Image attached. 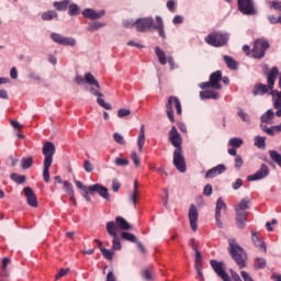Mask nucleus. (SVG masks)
<instances>
[{"instance_id": "nucleus-1", "label": "nucleus", "mask_w": 281, "mask_h": 281, "mask_svg": "<svg viewBox=\"0 0 281 281\" xmlns=\"http://www.w3.org/2000/svg\"><path fill=\"white\" fill-rule=\"evenodd\" d=\"M278 74H280L278 67H272L271 70L267 72V85L260 82L256 83L251 90L252 95L256 98L257 95H266L268 91H272L273 87H276Z\"/></svg>"}, {"instance_id": "nucleus-2", "label": "nucleus", "mask_w": 281, "mask_h": 281, "mask_svg": "<svg viewBox=\"0 0 281 281\" xmlns=\"http://www.w3.org/2000/svg\"><path fill=\"white\" fill-rule=\"evenodd\" d=\"M228 254L239 269L247 267V252L234 238H228Z\"/></svg>"}, {"instance_id": "nucleus-3", "label": "nucleus", "mask_w": 281, "mask_h": 281, "mask_svg": "<svg viewBox=\"0 0 281 281\" xmlns=\"http://www.w3.org/2000/svg\"><path fill=\"white\" fill-rule=\"evenodd\" d=\"M100 194L102 199H105V201H111V194L109 193V189L106 187L95 183L92 186H89L86 190H83L82 196L88 202L91 203V196L89 194Z\"/></svg>"}, {"instance_id": "nucleus-4", "label": "nucleus", "mask_w": 281, "mask_h": 281, "mask_svg": "<svg viewBox=\"0 0 281 281\" xmlns=\"http://www.w3.org/2000/svg\"><path fill=\"white\" fill-rule=\"evenodd\" d=\"M106 233L111 236L112 239V249L114 251H120L122 249V239L117 235V225L115 222H108L105 225Z\"/></svg>"}, {"instance_id": "nucleus-5", "label": "nucleus", "mask_w": 281, "mask_h": 281, "mask_svg": "<svg viewBox=\"0 0 281 281\" xmlns=\"http://www.w3.org/2000/svg\"><path fill=\"white\" fill-rule=\"evenodd\" d=\"M204 41L212 47H223L229 41V37H227V34L215 31L209 34Z\"/></svg>"}, {"instance_id": "nucleus-6", "label": "nucleus", "mask_w": 281, "mask_h": 281, "mask_svg": "<svg viewBox=\"0 0 281 281\" xmlns=\"http://www.w3.org/2000/svg\"><path fill=\"white\" fill-rule=\"evenodd\" d=\"M173 106L176 108L178 115H181L182 113L181 101L177 97H169L168 102L166 103V109H167V117L172 123H175V110H172Z\"/></svg>"}, {"instance_id": "nucleus-7", "label": "nucleus", "mask_w": 281, "mask_h": 281, "mask_svg": "<svg viewBox=\"0 0 281 281\" xmlns=\"http://www.w3.org/2000/svg\"><path fill=\"white\" fill-rule=\"evenodd\" d=\"M267 49H269V42L263 40H257L254 43V47L251 49L252 58L257 60H261L265 58V54H267Z\"/></svg>"}, {"instance_id": "nucleus-8", "label": "nucleus", "mask_w": 281, "mask_h": 281, "mask_svg": "<svg viewBox=\"0 0 281 281\" xmlns=\"http://www.w3.org/2000/svg\"><path fill=\"white\" fill-rule=\"evenodd\" d=\"M210 265H211L213 271L216 273V276H218V278H221V280L232 281V278H229V274L227 273V271H225V262L216 261V260L212 259L210 261Z\"/></svg>"}, {"instance_id": "nucleus-9", "label": "nucleus", "mask_w": 281, "mask_h": 281, "mask_svg": "<svg viewBox=\"0 0 281 281\" xmlns=\"http://www.w3.org/2000/svg\"><path fill=\"white\" fill-rule=\"evenodd\" d=\"M137 32H153L155 20L153 18H140L135 22Z\"/></svg>"}, {"instance_id": "nucleus-10", "label": "nucleus", "mask_w": 281, "mask_h": 281, "mask_svg": "<svg viewBox=\"0 0 281 281\" xmlns=\"http://www.w3.org/2000/svg\"><path fill=\"white\" fill-rule=\"evenodd\" d=\"M155 54H156L160 65H166L167 63H169L171 71H175V69H177V66L175 64V58L172 56L166 57V52H164L161 49V47L156 46L155 47Z\"/></svg>"}, {"instance_id": "nucleus-11", "label": "nucleus", "mask_w": 281, "mask_h": 281, "mask_svg": "<svg viewBox=\"0 0 281 281\" xmlns=\"http://www.w3.org/2000/svg\"><path fill=\"white\" fill-rule=\"evenodd\" d=\"M173 166L179 172H186V157H183V148L175 149L173 151Z\"/></svg>"}, {"instance_id": "nucleus-12", "label": "nucleus", "mask_w": 281, "mask_h": 281, "mask_svg": "<svg viewBox=\"0 0 281 281\" xmlns=\"http://www.w3.org/2000/svg\"><path fill=\"white\" fill-rule=\"evenodd\" d=\"M237 5L239 12L246 14V16H251L256 14V7H254V0H237Z\"/></svg>"}, {"instance_id": "nucleus-13", "label": "nucleus", "mask_w": 281, "mask_h": 281, "mask_svg": "<svg viewBox=\"0 0 281 281\" xmlns=\"http://www.w3.org/2000/svg\"><path fill=\"white\" fill-rule=\"evenodd\" d=\"M42 153L44 155V164H53L54 155H56V146L52 142H46L42 148Z\"/></svg>"}, {"instance_id": "nucleus-14", "label": "nucleus", "mask_w": 281, "mask_h": 281, "mask_svg": "<svg viewBox=\"0 0 281 281\" xmlns=\"http://www.w3.org/2000/svg\"><path fill=\"white\" fill-rule=\"evenodd\" d=\"M50 38H52L53 43H57V45L76 47V38H74V37H67V36L60 35L58 33H52Z\"/></svg>"}, {"instance_id": "nucleus-15", "label": "nucleus", "mask_w": 281, "mask_h": 281, "mask_svg": "<svg viewBox=\"0 0 281 281\" xmlns=\"http://www.w3.org/2000/svg\"><path fill=\"white\" fill-rule=\"evenodd\" d=\"M189 221L192 232H196L198 223H199V210H196V205L191 204L189 209Z\"/></svg>"}, {"instance_id": "nucleus-16", "label": "nucleus", "mask_w": 281, "mask_h": 281, "mask_svg": "<svg viewBox=\"0 0 281 281\" xmlns=\"http://www.w3.org/2000/svg\"><path fill=\"white\" fill-rule=\"evenodd\" d=\"M266 177H269V167L262 164L260 169L256 173L248 176L247 179L248 181H260V179H265Z\"/></svg>"}, {"instance_id": "nucleus-17", "label": "nucleus", "mask_w": 281, "mask_h": 281, "mask_svg": "<svg viewBox=\"0 0 281 281\" xmlns=\"http://www.w3.org/2000/svg\"><path fill=\"white\" fill-rule=\"evenodd\" d=\"M169 142L175 146L176 150L181 148L183 140L181 139V134H179V131H177L176 126H172L169 132Z\"/></svg>"}, {"instance_id": "nucleus-18", "label": "nucleus", "mask_w": 281, "mask_h": 281, "mask_svg": "<svg viewBox=\"0 0 281 281\" xmlns=\"http://www.w3.org/2000/svg\"><path fill=\"white\" fill-rule=\"evenodd\" d=\"M104 14H106V11L104 10L95 11L93 9L87 8L82 11V16L85 19H89L90 21H98V19H102Z\"/></svg>"}, {"instance_id": "nucleus-19", "label": "nucleus", "mask_w": 281, "mask_h": 281, "mask_svg": "<svg viewBox=\"0 0 281 281\" xmlns=\"http://www.w3.org/2000/svg\"><path fill=\"white\" fill-rule=\"evenodd\" d=\"M23 192H24V195L26 196L27 204L31 207H38V200L36 198V193H34V190H32V188L30 187H25Z\"/></svg>"}, {"instance_id": "nucleus-20", "label": "nucleus", "mask_w": 281, "mask_h": 281, "mask_svg": "<svg viewBox=\"0 0 281 281\" xmlns=\"http://www.w3.org/2000/svg\"><path fill=\"white\" fill-rule=\"evenodd\" d=\"M221 80H223V71L217 70L211 74L210 81L212 85V89L221 90L223 86H221Z\"/></svg>"}, {"instance_id": "nucleus-21", "label": "nucleus", "mask_w": 281, "mask_h": 281, "mask_svg": "<svg viewBox=\"0 0 281 281\" xmlns=\"http://www.w3.org/2000/svg\"><path fill=\"white\" fill-rule=\"evenodd\" d=\"M90 93L98 98L97 103L100 104L103 109H105L106 111H111V109H113V106L110 103L104 102V99H102L104 98V94L95 90V88H90Z\"/></svg>"}, {"instance_id": "nucleus-22", "label": "nucleus", "mask_w": 281, "mask_h": 281, "mask_svg": "<svg viewBox=\"0 0 281 281\" xmlns=\"http://www.w3.org/2000/svg\"><path fill=\"white\" fill-rule=\"evenodd\" d=\"M225 170H227V167H225V165H217L206 171L205 179H214V177H217V175H223Z\"/></svg>"}, {"instance_id": "nucleus-23", "label": "nucleus", "mask_w": 281, "mask_h": 281, "mask_svg": "<svg viewBox=\"0 0 281 281\" xmlns=\"http://www.w3.org/2000/svg\"><path fill=\"white\" fill-rule=\"evenodd\" d=\"M261 131H263V133H267V135H270V137H276V135H278V133H281V123L279 125H273L271 127L261 124L260 125Z\"/></svg>"}, {"instance_id": "nucleus-24", "label": "nucleus", "mask_w": 281, "mask_h": 281, "mask_svg": "<svg viewBox=\"0 0 281 281\" xmlns=\"http://www.w3.org/2000/svg\"><path fill=\"white\" fill-rule=\"evenodd\" d=\"M115 225H116V233H117V231H120V229H123V231H128V229H132L133 228V226L131 225V224H128L127 222H126V220L124 218V217H122V216H117L116 218H115Z\"/></svg>"}, {"instance_id": "nucleus-25", "label": "nucleus", "mask_w": 281, "mask_h": 281, "mask_svg": "<svg viewBox=\"0 0 281 281\" xmlns=\"http://www.w3.org/2000/svg\"><path fill=\"white\" fill-rule=\"evenodd\" d=\"M251 240L256 247H259V249H263V251H267V245H265V241H262V239L258 235V232L251 231Z\"/></svg>"}, {"instance_id": "nucleus-26", "label": "nucleus", "mask_w": 281, "mask_h": 281, "mask_svg": "<svg viewBox=\"0 0 281 281\" xmlns=\"http://www.w3.org/2000/svg\"><path fill=\"white\" fill-rule=\"evenodd\" d=\"M236 214H249L247 210H249V200L243 199L235 207Z\"/></svg>"}, {"instance_id": "nucleus-27", "label": "nucleus", "mask_w": 281, "mask_h": 281, "mask_svg": "<svg viewBox=\"0 0 281 281\" xmlns=\"http://www.w3.org/2000/svg\"><path fill=\"white\" fill-rule=\"evenodd\" d=\"M153 30H157L159 36L161 38H166V31H164V20L161 19V16L156 15V24H154Z\"/></svg>"}, {"instance_id": "nucleus-28", "label": "nucleus", "mask_w": 281, "mask_h": 281, "mask_svg": "<svg viewBox=\"0 0 281 281\" xmlns=\"http://www.w3.org/2000/svg\"><path fill=\"white\" fill-rule=\"evenodd\" d=\"M201 100H218V92L214 90H205L200 92Z\"/></svg>"}, {"instance_id": "nucleus-29", "label": "nucleus", "mask_w": 281, "mask_h": 281, "mask_svg": "<svg viewBox=\"0 0 281 281\" xmlns=\"http://www.w3.org/2000/svg\"><path fill=\"white\" fill-rule=\"evenodd\" d=\"M249 214H238L236 213V227H238V229H245V227H247V216Z\"/></svg>"}, {"instance_id": "nucleus-30", "label": "nucleus", "mask_w": 281, "mask_h": 281, "mask_svg": "<svg viewBox=\"0 0 281 281\" xmlns=\"http://www.w3.org/2000/svg\"><path fill=\"white\" fill-rule=\"evenodd\" d=\"M145 144H146V132H145L144 125H142L139 135L137 137V146H138L139 153H143Z\"/></svg>"}, {"instance_id": "nucleus-31", "label": "nucleus", "mask_w": 281, "mask_h": 281, "mask_svg": "<svg viewBox=\"0 0 281 281\" xmlns=\"http://www.w3.org/2000/svg\"><path fill=\"white\" fill-rule=\"evenodd\" d=\"M69 0L55 1L53 3V7L55 8V10H57V12H65V10L69 8Z\"/></svg>"}, {"instance_id": "nucleus-32", "label": "nucleus", "mask_w": 281, "mask_h": 281, "mask_svg": "<svg viewBox=\"0 0 281 281\" xmlns=\"http://www.w3.org/2000/svg\"><path fill=\"white\" fill-rule=\"evenodd\" d=\"M273 117H276L273 110H268L263 115H261L260 121L262 124H272Z\"/></svg>"}, {"instance_id": "nucleus-33", "label": "nucleus", "mask_w": 281, "mask_h": 281, "mask_svg": "<svg viewBox=\"0 0 281 281\" xmlns=\"http://www.w3.org/2000/svg\"><path fill=\"white\" fill-rule=\"evenodd\" d=\"M223 60L228 67V69H232V70L238 69V61H236V59L229 57L228 55H224Z\"/></svg>"}, {"instance_id": "nucleus-34", "label": "nucleus", "mask_w": 281, "mask_h": 281, "mask_svg": "<svg viewBox=\"0 0 281 281\" xmlns=\"http://www.w3.org/2000/svg\"><path fill=\"white\" fill-rule=\"evenodd\" d=\"M221 212H227V204L223 201V198H218L215 206V215H221Z\"/></svg>"}, {"instance_id": "nucleus-35", "label": "nucleus", "mask_w": 281, "mask_h": 281, "mask_svg": "<svg viewBox=\"0 0 281 281\" xmlns=\"http://www.w3.org/2000/svg\"><path fill=\"white\" fill-rule=\"evenodd\" d=\"M54 19L58 20V12L55 10H48L42 13L43 21H54Z\"/></svg>"}, {"instance_id": "nucleus-36", "label": "nucleus", "mask_w": 281, "mask_h": 281, "mask_svg": "<svg viewBox=\"0 0 281 281\" xmlns=\"http://www.w3.org/2000/svg\"><path fill=\"white\" fill-rule=\"evenodd\" d=\"M85 80L91 87H95L97 89H100V82H98L95 80V77L91 72H86L85 74Z\"/></svg>"}, {"instance_id": "nucleus-37", "label": "nucleus", "mask_w": 281, "mask_h": 281, "mask_svg": "<svg viewBox=\"0 0 281 281\" xmlns=\"http://www.w3.org/2000/svg\"><path fill=\"white\" fill-rule=\"evenodd\" d=\"M271 95L273 98L274 109H281V92L278 90H271Z\"/></svg>"}, {"instance_id": "nucleus-38", "label": "nucleus", "mask_w": 281, "mask_h": 281, "mask_svg": "<svg viewBox=\"0 0 281 281\" xmlns=\"http://www.w3.org/2000/svg\"><path fill=\"white\" fill-rule=\"evenodd\" d=\"M33 165H34V158L32 157H26L21 159V168H23V170H29V168H32Z\"/></svg>"}, {"instance_id": "nucleus-39", "label": "nucleus", "mask_w": 281, "mask_h": 281, "mask_svg": "<svg viewBox=\"0 0 281 281\" xmlns=\"http://www.w3.org/2000/svg\"><path fill=\"white\" fill-rule=\"evenodd\" d=\"M68 14L69 16H78L80 14V7L76 3L68 4Z\"/></svg>"}, {"instance_id": "nucleus-40", "label": "nucleus", "mask_w": 281, "mask_h": 281, "mask_svg": "<svg viewBox=\"0 0 281 281\" xmlns=\"http://www.w3.org/2000/svg\"><path fill=\"white\" fill-rule=\"evenodd\" d=\"M104 25H106L105 23L102 22H90L88 24V32H97V30H100L102 27H104Z\"/></svg>"}, {"instance_id": "nucleus-41", "label": "nucleus", "mask_w": 281, "mask_h": 281, "mask_svg": "<svg viewBox=\"0 0 281 281\" xmlns=\"http://www.w3.org/2000/svg\"><path fill=\"white\" fill-rule=\"evenodd\" d=\"M10 179L15 183H18L19 186L25 183V180H26L25 176H21L16 172L11 173Z\"/></svg>"}, {"instance_id": "nucleus-42", "label": "nucleus", "mask_w": 281, "mask_h": 281, "mask_svg": "<svg viewBox=\"0 0 281 281\" xmlns=\"http://www.w3.org/2000/svg\"><path fill=\"white\" fill-rule=\"evenodd\" d=\"M243 144H244L243 138H238V137H234L228 140V146L236 148V149L240 148V146H243Z\"/></svg>"}, {"instance_id": "nucleus-43", "label": "nucleus", "mask_w": 281, "mask_h": 281, "mask_svg": "<svg viewBox=\"0 0 281 281\" xmlns=\"http://www.w3.org/2000/svg\"><path fill=\"white\" fill-rule=\"evenodd\" d=\"M121 238L127 240L128 243H137V237L128 232L121 233Z\"/></svg>"}, {"instance_id": "nucleus-44", "label": "nucleus", "mask_w": 281, "mask_h": 281, "mask_svg": "<svg viewBox=\"0 0 281 281\" xmlns=\"http://www.w3.org/2000/svg\"><path fill=\"white\" fill-rule=\"evenodd\" d=\"M49 168H52V162H44L43 178L45 183H49Z\"/></svg>"}, {"instance_id": "nucleus-45", "label": "nucleus", "mask_w": 281, "mask_h": 281, "mask_svg": "<svg viewBox=\"0 0 281 281\" xmlns=\"http://www.w3.org/2000/svg\"><path fill=\"white\" fill-rule=\"evenodd\" d=\"M101 254L105 258V260H113V256H115V250L102 248Z\"/></svg>"}, {"instance_id": "nucleus-46", "label": "nucleus", "mask_w": 281, "mask_h": 281, "mask_svg": "<svg viewBox=\"0 0 281 281\" xmlns=\"http://www.w3.org/2000/svg\"><path fill=\"white\" fill-rule=\"evenodd\" d=\"M269 155H270V158L272 159V161L278 164V166H281V155H280V153H278L276 150H270Z\"/></svg>"}, {"instance_id": "nucleus-47", "label": "nucleus", "mask_w": 281, "mask_h": 281, "mask_svg": "<svg viewBox=\"0 0 281 281\" xmlns=\"http://www.w3.org/2000/svg\"><path fill=\"white\" fill-rule=\"evenodd\" d=\"M131 159L135 168H139V166H142V159H139V156H137V151H132Z\"/></svg>"}, {"instance_id": "nucleus-48", "label": "nucleus", "mask_w": 281, "mask_h": 281, "mask_svg": "<svg viewBox=\"0 0 281 281\" xmlns=\"http://www.w3.org/2000/svg\"><path fill=\"white\" fill-rule=\"evenodd\" d=\"M266 142H267L266 137L257 136L255 138V146H257V148H265Z\"/></svg>"}, {"instance_id": "nucleus-49", "label": "nucleus", "mask_w": 281, "mask_h": 281, "mask_svg": "<svg viewBox=\"0 0 281 281\" xmlns=\"http://www.w3.org/2000/svg\"><path fill=\"white\" fill-rule=\"evenodd\" d=\"M267 260L265 258H257L255 261V269H265Z\"/></svg>"}, {"instance_id": "nucleus-50", "label": "nucleus", "mask_w": 281, "mask_h": 281, "mask_svg": "<svg viewBox=\"0 0 281 281\" xmlns=\"http://www.w3.org/2000/svg\"><path fill=\"white\" fill-rule=\"evenodd\" d=\"M194 258V267H203V256H201V251L196 250Z\"/></svg>"}, {"instance_id": "nucleus-51", "label": "nucleus", "mask_w": 281, "mask_h": 281, "mask_svg": "<svg viewBox=\"0 0 281 281\" xmlns=\"http://www.w3.org/2000/svg\"><path fill=\"white\" fill-rule=\"evenodd\" d=\"M113 139L114 142H116V144H120L121 146H124L126 144V140H124V136L119 133H114Z\"/></svg>"}, {"instance_id": "nucleus-52", "label": "nucleus", "mask_w": 281, "mask_h": 281, "mask_svg": "<svg viewBox=\"0 0 281 281\" xmlns=\"http://www.w3.org/2000/svg\"><path fill=\"white\" fill-rule=\"evenodd\" d=\"M130 201H132L134 205H137V180H135L134 182V192L133 195L130 198Z\"/></svg>"}, {"instance_id": "nucleus-53", "label": "nucleus", "mask_w": 281, "mask_h": 281, "mask_svg": "<svg viewBox=\"0 0 281 281\" xmlns=\"http://www.w3.org/2000/svg\"><path fill=\"white\" fill-rule=\"evenodd\" d=\"M237 115L238 117H240V120H243V122L249 123V114L244 112L243 109H239V111L237 112Z\"/></svg>"}, {"instance_id": "nucleus-54", "label": "nucleus", "mask_w": 281, "mask_h": 281, "mask_svg": "<svg viewBox=\"0 0 281 281\" xmlns=\"http://www.w3.org/2000/svg\"><path fill=\"white\" fill-rule=\"evenodd\" d=\"M63 184L68 195L74 194V186H71V182L66 180L63 182Z\"/></svg>"}, {"instance_id": "nucleus-55", "label": "nucleus", "mask_w": 281, "mask_h": 281, "mask_svg": "<svg viewBox=\"0 0 281 281\" xmlns=\"http://www.w3.org/2000/svg\"><path fill=\"white\" fill-rule=\"evenodd\" d=\"M142 278H144V280H153V272H150V269H144L142 271Z\"/></svg>"}, {"instance_id": "nucleus-56", "label": "nucleus", "mask_w": 281, "mask_h": 281, "mask_svg": "<svg viewBox=\"0 0 281 281\" xmlns=\"http://www.w3.org/2000/svg\"><path fill=\"white\" fill-rule=\"evenodd\" d=\"M131 115V110L128 109H120L117 111V117H128Z\"/></svg>"}, {"instance_id": "nucleus-57", "label": "nucleus", "mask_w": 281, "mask_h": 281, "mask_svg": "<svg viewBox=\"0 0 281 281\" xmlns=\"http://www.w3.org/2000/svg\"><path fill=\"white\" fill-rule=\"evenodd\" d=\"M115 166H128L130 161L128 159H124V158H115L114 160Z\"/></svg>"}, {"instance_id": "nucleus-58", "label": "nucleus", "mask_w": 281, "mask_h": 281, "mask_svg": "<svg viewBox=\"0 0 281 281\" xmlns=\"http://www.w3.org/2000/svg\"><path fill=\"white\" fill-rule=\"evenodd\" d=\"M83 169L86 172H93V165L89 160L83 161Z\"/></svg>"}, {"instance_id": "nucleus-59", "label": "nucleus", "mask_w": 281, "mask_h": 281, "mask_svg": "<svg viewBox=\"0 0 281 281\" xmlns=\"http://www.w3.org/2000/svg\"><path fill=\"white\" fill-rule=\"evenodd\" d=\"M69 273V269H60L58 273L55 276V280H60V278H65Z\"/></svg>"}, {"instance_id": "nucleus-60", "label": "nucleus", "mask_w": 281, "mask_h": 281, "mask_svg": "<svg viewBox=\"0 0 281 281\" xmlns=\"http://www.w3.org/2000/svg\"><path fill=\"white\" fill-rule=\"evenodd\" d=\"M177 3H175V0H169L167 2V8L169 12H175V10H177Z\"/></svg>"}, {"instance_id": "nucleus-61", "label": "nucleus", "mask_w": 281, "mask_h": 281, "mask_svg": "<svg viewBox=\"0 0 281 281\" xmlns=\"http://www.w3.org/2000/svg\"><path fill=\"white\" fill-rule=\"evenodd\" d=\"M120 188H122V183H120V181H117V180H113L112 181V190H113V192H119Z\"/></svg>"}, {"instance_id": "nucleus-62", "label": "nucleus", "mask_w": 281, "mask_h": 281, "mask_svg": "<svg viewBox=\"0 0 281 281\" xmlns=\"http://www.w3.org/2000/svg\"><path fill=\"white\" fill-rule=\"evenodd\" d=\"M239 188H243V179L240 178L233 182V190H239Z\"/></svg>"}, {"instance_id": "nucleus-63", "label": "nucleus", "mask_w": 281, "mask_h": 281, "mask_svg": "<svg viewBox=\"0 0 281 281\" xmlns=\"http://www.w3.org/2000/svg\"><path fill=\"white\" fill-rule=\"evenodd\" d=\"M205 196H212V184H206L203 190Z\"/></svg>"}, {"instance_id": "nucleus-64", "label": "nucleus", "mask_w": 281, "mask_h": 281, "mask_svg": "<svg viewBox=\"0 0 281 281\" xmlns=\"http://www.w3.org/2000/svg\"><path fill=\"white\" fill-rule=\"evenodd\" d=\"M270 8H273V10H279L281 12V2L272 1Z\"/></svg>"}]
</instances>
